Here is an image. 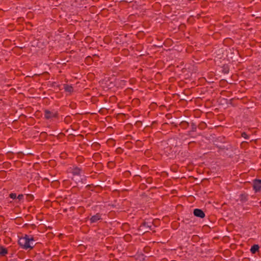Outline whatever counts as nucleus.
<instances>
[{
  "instance_id": "obj_44",
  "label": "nucleus",
  "mask_w": 261,
  "mask_h": 261,
  "mask_svg": "<svg viewBox=\"0 0 261 261\" xmlns=\"http://www.w3.org/2000/svg\"><path fill=\"white\" fill-rule=\"evenodd\" d=\"M162 261H166V260L165 259H164L162 260Z\"/></svg>"
},
{
  "instance_id": "obj_10",
  "label": "nucleus",
  "mask_w": 261,
  "mask_h": 261,
  "mask_svg": "<svg viewBox=\"0 0 261 261\" xmlns=\"http://www.w3.org/2000/svg\"><path fill=\"white\" fill-rule=\"evenodd\" d=\"M259 246L257 244H254L252 245L250 249V252L252 254H255L257 252L259 251Z\"/></svg>"
},
{
  "instance_id": "obj_13",
  "label": "nucleus",
  "mask_w": 261,
  "mask_h": 261,
  "mask_svg": "<svg viewBox=\"0 0 261 261\" xmlns=\"http://www.w3.org/2000/svg\"><path fill=\"white\" fill-rule=\"evenodd\" d=\"M64 88L66 92L71 93L73 91V88L71 85L64 84Z\"/></svg>"
},
{
  "instance_id": "obj_17",
  "label": "nucleus",
  "mask_w": 261,
  "mask_h": 261,
  "mask_svg": "<svg viewBox=\"0 0 261 261\" xmlns=\"http://www.w3.org/2000/svg\"><path fill=\"white\" fill-rule=\"evenodd\" d=\"M207 126L204 122H201L198 125V127L200 129H204Z\"/></svg>"
},
{
  "instance_id": "obj_6",
  "label": "nucleus",
  "mask_w": 261,
  "mask_h": 261,
  "mask_svg": "<svg viewBox=\"0 0 261 261\" xmlns=\"http://www.w3.org/2000/svg\"><path fill=\"white\" fill-rule=\"evenodd\" d=\"M101 216H102V214L99 213H97L95 215L92 216L90 218V224L96 223L99 220H102Z\"/></svg>"
},
{
  "instance_id": "obj_43",
  "label": "nucleus",
  "mask_w": 261,
  "mask_h": 261,
  "mask_svg": "<svg viewBox=\"0 0 261 261\" xmlns=\"http://www.w3.org/2000/svg\"><path fill=\"white\" fill-rule=\"evenodd\" d=\"M168 116H169V114L166 115V117H167V118H168Z\"/></svg>"
},
{
  "instance_id": "obj_35",
  "label": "nucleus",
  "mask_w": 261,
  "mask_h": 261,
  "mask_svg": "<svg viewBox=\"0 0 261 261\" xmlns=\"http://www.w3.org/2000/svg\"><path fill=\"white\" fill-rule=\"evenodd\" d=\"M117 151L118 153H120L122 152V149L120 148H117Z\"/></svg>"
},
{
  "instance_id": "obj_24",
  "label": "nucleus",
  "mask_w": 261,
  "mask_h": 261,
  "mask_svg": "<svg viewBox=\"0 0 261 261\" xmlns=\"http://www.w3.org/2000/svg\"><path fill=\"white\" fill-rule=\"evenodd\" d=\"M241 137H243L244 138H245L246 139H249V136L247 134V133L245 132H242L241 133Z\"/></svg>"
},
{
  "instance_id": "obj_7",
  "label": "nucleus",
  "mask_w": 261,
  "mask_h": 261,
  "mask_svg": "<svg viewBox=\"0 0 261 261\" xmlns=\"http://www.w3.org/2000/svg\"><path fill=\"white\" fill-rule=\"evenodd\" d=\"M249 195L246 193H241L239 196V198L238 200H239L241 203H244L246 202L248 200Z\"/></svg>"
},
{
  "instance_id": "obj_20",
  "label": "nucleus",
  "mask_w": 261,
  "mask_h": 261,
  "mask_svg": "<svg viewBox=\"0 0 261 261\" xmlns=\"http://www.w3.org/2000/svg\"><path fill=\"white\" fill-rule=\"evenodd\" d=\"M85 62L88 64H91L93 62V59L90 56H87L85 59Z\"/></svg>"
},
{
  "instance_id": "obj_28",
  "label": "nucleus",
  "mask_w": 261,
  "mask_h": 261,
  "mask_svg": "<svg viewBox=\"0 0 261 261\" xmlns=\"http://www.w3.org/2000/svg\"><path fill=\"white\" fill-rule=\"evenodd\" d=\"M131 238V236L130 234H126L124 236V239L127 241H129Z\"/></svg>"
},
{
  "instance_id": "obj_4",
  "label": "nucleus",
  "mask_w": 261,
  "mask_h": 261,
  "mask_svg": "<svg viewBox=\"0 0 261 261\" xmlns=\"http://www.w3.org/2000/svg\"><path fill=\"white\" fill-rule=\"evenodd\" d=\"M253 189L255 192L261 190V179H255L253 180Z\"/></svg>"
},
{
  "instance_id": "obj_30",
  "label": "nucleus",
  "mask_w": 261,
  "mask_h": 261,
  "mask_svg": "<svg viewBox=\"0 0 261 261\" xmlns=\"http://www.w3.org/2000/svg\"><path fill=\"white\" fill-rule=\"evenodd\" d=\"M23 197H24L23 195V194H19V195H18V196H17V197H16V198H17L19 200H21L23 199Z\"/></svg>"
},
{
  "instance_id": "obj_42",
  "label": "nucleus",
  "mask_w": 261,
  "mask_h": 261,
  "mask_svg": "<svg viewBox=\"0 0 261 261\" xmlns=\"http://www.w3.org/2000/svg\"><path fill=\"white\" fill-rule=\"evenodd\" d=\"M194 142H190L189 143V145H190V144H191L192 143H194Z\"/></svg>"
},
{
  "instance_id": "obj_22",
  "label": "nucleus",
  "mask_w": 261,
  "mask_h": 261,
  "mask_svg": "<svg viewBox=\"0 0 261 261\" xmlns=\"http://www.w3.org/2000/svg\"><path fill=\"white\" fill-rule=\"evenodd\" d=\"M51 87H56L58 89L60 90V85L57 84L56 82H53L51 83Z\"/></svg>"
},
{
  "instance_id": "obj_25",
  "label": "nucleus",
  "mask_w": 261,
  "mask_h": 261,
  "mask_svg": "<svg viewBox=\"0 0 261 261\" xmlns=\"http://www.w3.org/2000/svg\"><path fill=\"white\" fill-rule=\"evenodd\" d=\"M170 124L172 126L173 128H176L179 125V123L178 122H172Z\"/></svg>"
},
{
  "instance_id": "obj_41",
  "label": "nucleus",
  "mask_w": 261,
  "mask_h": 261,
  "mask_svg": "<svg viewBox=\"0 0 261 261\" xmlns=\"http://www.w3.org/2000/svg\"><path fill=\"white\" fill-rule=\"evenodd\" d=\"M125 173L126 174H130V173L129 171H125Z\"/></svg>"
},
{
  "instance_id": "obj_19",
  "label": "nucleus",
  "mask_w": 261,
  "mask_h": 261,
  "mask_svg": "<svg viewBox=\"0 0 261 261\" xmlns=\"http://www.w3.org/2000/svg\"><path fill=\"white\" fill-rule=\"evenodd\" d=\"M72 121V119L71 118V117L70 116H67L65 117V118H64V122L66 124H69L70 123H71Z\"/></svg>"
},
{
  "instance_id": "obj_34",
  "label": "nucleus",
  "mask_w": 261,
  "mask_h": 261,
  "mask_svg": "<svg viewBox=\"0 0 261 261\" xmlns=\"http://www.w3.org/2000/svg\"><path fill=\"white\" fill-rule=\"evenodd\" d=\"M217 147H218L219 149H221V150H223V149H225V147H224V146H217Z\"/></svg>"
},
{
  "instance_id": "obj_8",
  "label": "nucleus",
  "mask_w": 261,
  "mask_h": 261,
  "mask_svg": "<svg viewBox=\"0 0 261 261\" xmlns=\"http://www.w3.org/2000/svg\"><path fill=\"white\" fill-rule=\"evenodd\" d=\"M81 171H82L81 168H80L77 166H75V167H73V168L72 169L71 173L73 175L79 176L81 175Z\"/></svg>"
},
{
  "instance_id": "obj_37",
  "label": "nucleus",
  "mask_w": 261,
  "mask_h": 261,
  "mask_svg": "<svg viewBox=\"0 0 261 261\" xmlns=\"http://www.w3.org/2000/svg\"><path fill=\"white\" fill-rule=\"evenodd\" d=\"M135 177H136V178H141V177L139 175H138V174H136L134 176Z\"/></svg>"
},
{
  "instance_id": "obj_9",
  "label": "nucleus",
  "mask_w": 261,
  "mask_h": 261,
  "mask_svg": "<svg viewBox=\"0 0 261 261\" xmlns=\"http://www.w3.org/2000/svg\"><path fill=\"white\" fill-rule=\"evenodd\" d=\"M191 130L189 131L188 133V135H189V136H190L192 132H196L197 128L198 127L197 124L193 122L191 123Z\"/></svg>"
},
{
  "instance_id": "obj_36",
  "label": "nucleus",
  "mask_w": 261,
  "mask_h": 261,
  "mask_svg": "<svg viewBox=\"0 0 261 261\" xmlns=\"http://www.w3.org/2000/svg\"><path fill=\"white\" fill-rule=\"evenodd\" d=\"M189 219H186L185 220H184V222H185L186 223H189Z\"/></svg>"
},
{
  "instance_id": "obj_31",
  "label": "nucleus",
  "mask_w": 261,
  "mask_h": 261,
  "mask_svg": "<svg viewBox=\"0 0 261 261\" xmlns=\"http://www.w3.org/2000/svg\"><path fill=\"white\" fill-rule=\"evenodd\" d=\"M94 185L93 184H91V185H88L86 186V188L87 189V190H90V188L91 187H94Z\"/></svg>"
},
{
  "instance_id": "obj_38",
  "label": "nucleus",
  "mask_w": 261,
  "mask_h": 261,
  "mask_svg": "<svg viewBox=\"0 0 261 261\" xmlns=\"http://www.w3.org/2000/svg\"><path fill=\"white\" fill-rule=\"evenodd\" d=\"M155 124H156V121H153L151 123V126L154 125Z\"/></svg>"
},
{
  "instance_id": "obj_33",
  "label": "nucleus",
  "mask_w": 261,
  "mask_h": 261,
  "mask_svg": "<svg viewBox=\"0 0 261 261\" xmlns=\"http://www.w3.org/2000/svg\"><path fill=\"white\" fill-rule=\"evenodd\" d=\"M29 227H30V225L28 224H24L22 227L24 228H29Z\"/></svg>"
},
{
  "instance_id": "obj_29",
  "label": "nucleus",
  "mask_w": 261,
  "mask_h": 261,
  "mask_svg": "<svg viewBox=\"0 0 261 261\" xmlns=\"http://www.w3.org/2000/svg\"><path fill=\"white\" fill-rule=\"evenodd\" d=\"M150 251V248L148 246H146L143 249V251L145 253H148Z\"/></svg>"
},
{
  "instance_id": "obj_23",
  "label": "nucleus",
  "mask_w": 261,
  "mask_h": 261,
  "mask_svg": "<svg viewBox=\"0 0 261 261\" xmlns=\"http://www.w3.org/2000/svg\"><path fill=\"white\" fill-rule=\"evenodd\" d=\"M145 178V181L147 184H151L153 181V179L151 177H148Z\"/></svg>"
},
{
  "instance_id": "obj_27",
  "label": "nucleus",
  "mask_w": 261,
  "mask_h": 261,
  "mask_svg": "<svg viewBox=\"0 0 261 261\" xmlns=\"http://www.w3.org/2000/svg\"><path fill=\"white\" fill-rule=\"evenodd\" d=\"M47 136V134L45 132H42L40 134V137H41L46 138Z\"/></svg>"
},
{
  "instance_id": "obj_40",
  "label": "nucleus",
  "mask_w": 261,
  "mask_h": 261,
  "mask_svg": "<svg viewBox=\"0 0 261 261\" xmlns=\"http://www.w3.org/2000/svg\"><path fill=\"white\" fill-rule=\"evenodd\" d=\"M138 124H140H140H141V123H142V122H141V121H137L136 122V124H138Z\"/></svg>"
},
{
  "instance_id": "obj_15",
  "label": "nucleus",
  "mask_w": 261,
  "mask_h": 261,
  "mask_svg": "<svg viewBox=\"0 0 261 261\" xmlns=\"http://www.w3.org/2000/svg\"><path fill=\"white\" fill-rule=\"evenodd\" d=\"M25 238H27L26 239L27 241V242H28V243L30 245V246H31V242H35L34 238L32 236H30L27 234H25Z\"/></svg>"
},
{
  "instance_id": "obj_2",
  "label": "nucleus",
  "mask_w": 261,
  "mask_h": 261,
  "mask_svg": "<svg viewBox=\"0 0 261 261\" xmlns=\"http://www.w3.org/2000/svg\"><path fill=\"white\" fill-rule=\"evenodd\" d=\"M44 118L47 120H49L53 118L58 119L59 117V113L58 111L53 110L50 111L47 109L44 110Z\"/></svg>"
},
{
  "instance_id": "obj_16",
  "label": "nucleus",
  "mask_w": 261,
  "mask_h": 261,
  "mask_svg": "<svg viewBox=\"0 0 261 261\" xmlns=\"http://www.w3.org/2000/svg\"><path fill=\"white\" fill-rule=\"evenodd\" d=\"M18 154L20 155H32L33 154L31 153V151L30 150H26L24 151V152H19L18 153Z\"/></svg>"
},
{
  "instance_id": "obj_26",
  "label": "nucleus",
  "mask_w": 261,
  "mask_h": 261,
  "mask_svg": "<svg viewBox=\"0 0 261 261\" xmlns=\"http://www.w3.org/2000/svg\"><path fill=\"white\" fill-rule=\"evenodd\" d=\"M9 197L13 199H15L17 197L16 194L12 193L10 194Z\"/></svg>"
},
{
  "instance_id": "obj_32",
  "label": "nucleus",
  "mask_w": 261,
  "mask_h": 261,
  "mask_svg": "<svg viewBox=\"0 0 261 261\" xmlns=\"http://www.w3.org/2000/svg\"><path fill=\"white\" fill-rule=\"evenodd\" d=\"M30 227L32 229H35V228L36 227V225H35V224H32L30 225V227H29V228H30Z\"/></svg>"
},
{
  "instance_id": "obj_11",
  "label": "nucleus",
  "mask_w": 261,
  "mask_h": 261,
  "mask_svg": "<svg viewBox=\"0 0 261 261\" xmlns=\"http://www.w3.org/2000/svg\"><path fill=\"white\" fill-rule=\"evenodd\" d=\"M8 253V249L4 246H0V256H5Z\"/></svg>"
},
{
  "instance_id": "obj_12",
  "label": "nucleus",
  "mask_w": 261,
  "mask_h": 261,
  "mask_svg": "<svg viewBox=\"0 0 261 261\" xmlns=\"http://www.w3.org/2000/svg\"><path fill=\"white\" fill-rule=\"evenodd\" d=\"M179 126L182 129H187L189 126V123L186 121H182L179 122Z\"/></svg>"
},
{
  "instance_id": "obj_3",
  "label": "nucleus",
  "mask_w": 261,
  "mask_h": 261,
  "mask_svg": "<svg viewBox=\"0 0 261 261\" xmlns=\"http://www.w3.org/2000/svg\"><path fill=\"white\" fill-rule=\"evenodd\" d=\"M27 238H25V235L23 237L20 238L18 241V244L22 248L25 250L29 249L30 250L32 249L34 247V246H30V245L27 242Z\"/></svg>"
},
{
  "instance_id": "obj_18",
  "label": "nucleus",
  "mask_w": 261,
  "mask_h": 261,
  "mask_svg": "<svg viewBox=\"0 0 261 261\" xmlns=\"http://www.w3.org/2000/svg\"><path fill=\"white\" fill-rule=\"evenodd\" d=\"M135 145L138 148H141L143 146V143L141 141L138 140L135 142Z\"/></svg>"
},
{
  "instance_id": "obj_14",
  "label": "nucleus",
  "mask_w": 261,
  "mask_h": 261,
  "mask_svg": "<svg viewBox=\"0 0 261 261\" xmlns=\"http://www.w3.org/2000/svg\"><path fill=\"white\" fill-rule=\"evenodd\" d=\"M222 72L224 74H227L229 71V67L228 64H224L222 67Z\"/></svg>"
},
{
  "instance_id": "obj_1",
  "label": "nucleus",
  "mask_w": 261,
  "mask_h": 261,
  "mask_svg": "<svg viewBox=\"0 0 261 261\" xmlns=\"http://www.w3.org/2000/svg\"><path fill=\"white\" fill-rule=\"evenodd\" d=\"M153 226L154 227L152 221L150 219H145L139 226L138 228V232L139 234H144L145 233L153 230Z\"/></svg>"
},
{
  "instance_id": "obj_39",
  "label": "nucleus",
  "mask_w": 261,
  "mask_h": 261,
  "mask_svg": "<svg viewBox=\"0 0 261 261\" xmlns=\"http://www.w3.org/2000/svg\"><path fill=\"white\" fill-rule=\"evenodd\" d=\"M34 242H31V245H32V246H34H34H35V244Z\"/></svg>"
},
{
  "instance_id": "obj_21",
  "label": "nucleus",
  "mask_w": 261,
  "mask_h": 261,
  "mask_svg": "<svg viewBox=\"0 0 261 261\" xmlns=\"http://www.w3.org/2000/svg\"><path fill=\"white\" fill-rule=\"evenodd\" d=\"M26 199L28 201H32L34 199V196L32 194H27L26 195Z\"/></svg>"
},
{
  "instance_id": "obj_5",
  "label": "nucleus",
  "mask_w": 261,
  "mask_h": 261,
  "mask_svg": "<svg viewBox=\"0 0 261 261\" xmlns=\"http://www.w3.org/2000/svg\"><path fill=\"white\" fill-rule=\"evenodd\" d=\"M193 214L194 216L200 218H203L205 216V213L203 210L199 208L194 209L193 211Z\"/></svg>"
}]
</instances>
